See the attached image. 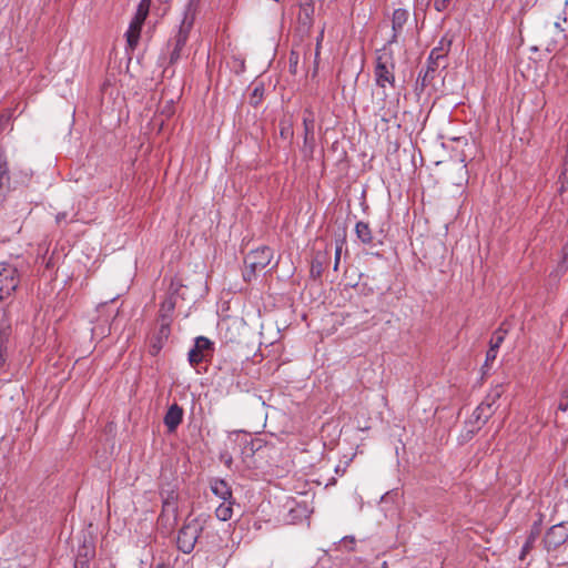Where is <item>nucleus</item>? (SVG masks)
Wrapping results in <instances>:
<instances>
[{
    "instance_id": "nucleus-1",
    "label": "nucleus",
    "mask_w": 568,
    "mask_h": 568,
    "mask_svg": "<svg viewBox=\"0 0 568 568\" xmlns=\"http://www.w3.org/2000/svg\"><path fill=\"white\" fill-rule=\"evenodd\" d=\"M394 59L390 52L383 50L377 54L374 70L375 83L378 88L383 89V94L386 97L385 89L387 87H395V74H394Z\"/></svg>"
},
{
    "instance_id": "nucleus-2",
    "label": "nucleus",
    "mask_w": 568,
    "mask_h": 568,
    "mask_svg": "<svg viewBox=\"0 0 568 568\" xmlns=\"http://www.w3.org/2000/svg\"><path fill=\"white\" fill-rule=\"evenodd\" d=\"M273 258V251L268 246H261L247 253L244 260L243 278L251 282L257 273L270 265Z\"/></svg>"
},
{
    "instance_id": "nucleus-3",
    "label": "nucleus",
    "mask_w": 568,
    "mask_h": 568,
    "mask_svg": "<svg viewBox=\"0 0 568 568\" xmlns=\"http://www.w3.org/2000/svg\"><path fill=\"white\" fill-rule=\"evenodd\" d=\"M20 283L18 270L9 263H0V301L10 297Z\"/></svg>"
},
{
    "instance_id": "nucleus-4",
    "label": "nucleus",
    "mask_w": 568,
    "mask_h": 568,
    "mask_svg": "<svg viewBox=\"0 0 568 568\" xmlns=\"http://www.w3.org/2000/svg\"><path fill=\"white\" fill-rule=\"evenodd\" d=\"M202 531L199 520L187 521L179 531L178 546L184 554H189L194 549L197 538Z\"/></svg>"
},
{
    "instance_id": "nucleus-5",
    "label": "nucleus",
    "mask_w": 568,
    "mask_h": 568,
    "mask_svg": "<svg viewBox=\"0 0 568 568\" xmlns=\"http://www.w3.org/2000/svg\"><path fill=\"white\" fill-rule=\"evenodd\" d=\"M503 387L501 385H497L490 393L487 395L486 399L481 402L477 408L473 413V417L476 423L481 426L484 425L490 416L494 414V404L501 396Z\"/></svg>"
},
{
    "instance_id": "nucleus-6",
    "label": "nucleus",
    "mask_w": 568,
    "mask_h": 568,
    "mask_svg": "<svg viewBox=\"0 0 568 568\" xmlns=\"http://www.w3.org/2000/svg\"><path fill=\"white\" fill-rule=\"evenodd\" d=\"M193 26V17L186 12L184 19L181 22L178 34L174 38V48L170 54V63L178 62L181 58L182 50L189 39V33Z\"/></svg>"
},
{
    "instance_id": "nucleus-7",
    "label": "nucleus",
    "mask_w": 568,
    "mask_h": 568,
    "mask_svg": "<svg viewBox=\"0 0 568 568\" xmlns=\"http://www.w3.org/2000/svg\"><path fill=\"white\" fill-rule=\"evenodd\" d=\"M568 539V521H562L551 526L544 537V544L547 550L556 549Z\"/></svg>"
},
{
    "instance_id": "nucleus-8",
    "label": "nucleus",
    "mask_w": 568,
    "mask_h": 568,
    "mask_svg": "<svg viewBox=\"0 0 568 568\" xmlns=\"http://www.w3.org/2000/svg\"><path fill=\"white\" fill-rule=\"evenodd\" d=\"M211 351L212 342L204 336H200L195 339L194 347L189 352V362L191 365H196L202 362Z\"/></svg>"
},
{
    "instance_id": "nucleus-9",
    "label": "nucleus",
    "mask_w": 568,
    "mask_h": 568,
    "mask_svg": "<svg viewBox=\"0 0 568 568\" xmlns=\"http://www.w3.org/2000/svg\"><path fill=\"white\" fill-rule=\"evenodd\" d=\"M243 328L242 321L224 320L222 323L223 338L226 343H237L241 339Z\"/></svg>"
},
{
    "instance_id": "nucleus-10",
    "label": "nucleus",
    "mask_w": 568,
    "mask_h": 568,
    "mask_svg": "<svg viewBox=\"0 0 568 568\" xmlns=\"http://www.w3.org/2000/svg\"><path fill=\"white\" fill-rule=\"evenodd\" d=\"M183 419V409L178 404H172L165 416H164V425L166 426L170 433L175 432L178 426L182 423Z\"/></svg>"
},
{
    "instance_id": "nucleus-11",
    "label": "nucleus",
    "mask_w": 568,
    "mask_h": 568,
    "mask_svg": "<svg viewBox=\"0 0 568 568\" xmlns=\"http://www.w3.org/2000/svg\"><path fill=\"white\" fill-rule=\"evenodd\" d=\"M211 491L223 501L233 499L232 489L229 484L220 478H214L210 481Z\"/></svg>"
},
{
    "instance_id": "nucleus-12",
    "label": "nucleus",
    "mask_w": 568,
    "mask_h": 568,
    "mask_svg": "<svg viewBox=\"0 0 568 568\" xmlns=\"http://www.w3.org/2000/svg\"><path fill=\"white\" fill-rule=\"evenodd\" d=\"M169 335H170V322L166 321L165 317L163 316V320H161L159 334L156 337H154V339L152 341V344H151V353L153 355H155L160 352V349L163 346L164 341L168 339Z\"/></svg>"
},
{
    "instance_id": "nucleus-13",
    "label": "nucleus",
    "mask_w": 568,
    "mask_h": 568,
    "mask_svg": "<svg viewBox=\"0 0 568 568\" xmlns=\"http://www.w3.org/2000/svg\"><path fill=\"white\" fill-rule=\"evenodd\" d=\"M142 26L143 24H141V23H135V21L133 19L130 22L129 29L125 33L126 42H128L130 50H134L135 47L138 45Z\"/></svg>"
},
{
    "instance_id": "nucleus-14",
    "label": "nucleus",
    "mask_w": 568,
    "mask_h": 568,
    "mask_svg": "<svg viewBox=\"0 0 568 568\" xmlns=\"http://www.w3.org/2000/svg\"><path fill=\"white\" fill-rule=\"evenodd\" d=\"M407 19H408V11L407 10L396 9L393 12V18H392V28H393V31H394L393 39H395L397 33H399L402 31V29H403L404 24L406 23Z\"/></svg>"
},
{
    "instance_id": "nucleus-15",
    "label": "nucleus",
    "mask_w": 568,
    "mask_h": 568,
    "mask_svg": "<svg viewBox=\"0 0 568 568\" xmlns=\"http://www.w3.org/2000/svg\"><path fill=\"white\" fill-rule=\"evenodd\" d=\"M313 9L307 6L303 7L298 14V23H300V30L302 32H308L311 30L312 23H313Z\"/></svg>"
},
{
    "instance_id": "nucleus-16",
    "label": "nucleus",
    "mask_w": 568,
    "mask_h": 568,
    "mask_svg": "<svg viewBox=\"0 0 568 568\" xmlns=\"http://www.w3.org/2000/svg\"><path fill=\"white\" fill-rule=\"evenodd\" d=\"M355 232L358 240L364 244L373 243V234L369 225L363 221L356 223Z\"/></svg>"
},
{
    "instance_id": "nucleus-17",
    "label": "nucleus",
    "mask_w": 568,
    "mask_h": 568,
    "mask_svg": "<svg viewBox=\"0 0 568 568\" xmlns=\"http://www.w3.org/2000/svg\"><path fill=\"white\" fill-rule=\"evenodd\" d=\"M540 534V528H539V524H535L531 531H530V535L528 536L525 545L523 546V549L520 551V556H519V559L520 560H524L526 555L530 551V549L532 548L534 546V542L536 541L537 537L539 536Z\"/></svg>"
},
{
    "instance_id": "nucleus-18",
    "label": "nucleus",
    "mask_w": 568,
    "mask_h": 568,
    "mask_svg": "<svg viewBox=\"0 0 568 568\" xmlns=\"http://www.w3.org/2000/svg\"><path fill=\"white\" fill-rule=\"evenodd\" d=\"M215 516L219 520L226 521L233 516V500L223 501L216 509Z\"/></svg>"
},
{
    "instance_id": "nucleus-19",
    "label": "nucleus",
    "mask_w": 568,
    "mask_h": 568,
    "mask_svg": "<svg viewBox=\"0 0 568 568\" xmlns=\"http://www.w3.org/2000/svg\"><path fill=\"white\" fill-rule=\"evenodd\" d=\"M149 8H150V0H141V2L138 6L136 12L133 17V20L135 21V23H141V24L144 23L146 17H148V13H149Z\"/></svg>"
},
{
    "instance_id": "nucleus-20",
    "label": "nucleus",
    "mask_w": 568,
    "mask_h": 568,
    "mask_svg": "<svg viewBox=\"0 0 568 568\" xmlns=\"http://www.w3.org/2000/svg\"><path fill=\"white\" fill-rule=\"evenodd\" d=\"M263 445L264 442L261 438H253L244 445L243 454L247 456H253L263 447Z\"/></svg>"
},
{
    "instance_id": "nucleus-21",
    "label": "nucleus",
    "mask_w": 568,
    "mask_h": 568,
    "mask_svg": "<svg viewBox=\"0 0 568 568\" xmlns=\"http://www.w3.org/2000/svg\"><path fill=\"white\" fill-rule=\"evenodd\" d=\"M444 58V53H443V50L439 49V48H434L432 51H430V54L428 57V70L427 72L429 71H435L436 68L438 67V60ZM428 73H426L427 75Z\"/></svg>"
},
{
    "instance_id": "nucleus-22",
    "label": "nucleus",
    "mask_w": 568,
    "mask_h": 568,
    "mask_svg": "<svg viewBox=\"0 0 568 568\" xmlns=\"http://www.w3.org/2000/svg\"><path fill=\"white\" fill-rule=\"evenodd\" d=\"M303 125H304V135H307L308 138L311 135H314V116H313V113L308 110H306L304 113Z\"/></svg>"
},
{
    "instance_id": "nucleus-23",
    "label": "nucleus",
    "mask_w": 568,
    "mask_h": 568,
    "mask_svg": "<svg viewBox=\"0 0 568 568\" xmlns=\"http://www.w3.org/2000/svg\"><path fill=\"white\" fill-rule=\"evenodd\" d=\"M263 94H264V85L262 83L256 84L253 88L252 93L250 95V103L253 106H257L263 99Z\"/></svg>"
},
{
    "instance_id": "nucleus-24",
    "label": "nucleus",
    "mask_w": 568,
    "mask_h": 568,
    "mask_svg": "<svg viewBox=\"0 0 568 568\" xmlns=\"http://www.w3.org/2000/svg\"><path fill=\"white\" fill-rule=\"evenodd\" d=\"M314 149H315L314 135H311L310 138L307 135H304V144L302 148V153L304 154V156H306L308 159L313 158Z\"/></svg>"
},
{
    "instance_id": "nucleus-25",
    "label": "nucleus",
    "mask_w": 568,
    "mask_h": 568,
    "mask_svg": "<svg viewBox=\"0 0 568 568\" xmlns=\"http://www.w3.org/2000/svg\"><path fill=\"white\" fill-rule=\"evenodd\" d=\"M507 331L504 329L503 327H499L493 335L491 339H490V347L498 351L499 346L501 345V343L504 342L505 339V335H506Z\"/></svg>"
},
{
    "instance_id": "nucleus-26",
    "label": "nucleus",
    "mask_w": 568,
    "mask_h": 568,
    "mask_svg": "<svg viewBox=\"0 0 568 568\" xmlns=\"http://www.w3.org/2000/svg\"><path fill=\"white\" fill-rule=\"evenodd\" d=\"M174 308V302L172 301V298H168L165 300L162 305H161V317L163 318V316L165 317L166 321L170 322V318H169V313H171Z\"/></svg>"
},
{
    "instance_id": "nucleus-27",
    "label": "nucleus",
    "mask_w": 568,
    "mask_h": 568,
    "mask_svg": "<svg viewBox=\"0 0 568 568\" xmlns=\"http://www.w3.org/2000/svg\"><path fill=\"white\" fill-rule=\"evenodd\" d=\"M344 244H345L344 240L336 241L335 258H334V270L335 271L338 270V265H339V261H341V254H342V250H343Z\"/></svg>"
},
{
    "instance_id": "nucleus-28",
    "label": "nucleus",
    "mask_w": 568,
    "mask_h": 568,
    "mask_svg": "<svg viewBox=\"0 0 568 568\" xmlns=\"http://www.w3.org/2000/svg\"><path fill=\"white\" fill-rule=\"evenodd\" d=\"M457 169L459 172V176H458V179L454 180V183L457 185H462L467 180L466 165L463 163H459Z\"/></svg>"
},
{
    "instance_id": "nucleus-29",
    "label": "nucleus",
    "mask_w": 568,
    "mask_h": 568,
    "mask_svg": "<svg viewBox=\"0 0 568 568\" xmlns=\"http://www.w3.org/2000/svg\"><path fill=\"white\" fill-rule=\"evenodd\" d=\"M497 352L496 349L489 347V349L487 351V354H486V361H485V367H488L490 363H493L497 356Z\"/></svg>"
},
{
    "instance_id": "nucleus-30",
    "label": "nucleus",
    "mask_w": 568,
    "mask_h": 568,
    "mask_svg": "<svg viewBox=\"0 0 568 568\" xmlns=\"http://www.w3.org/2000/svg\"><path fill=\"white\" fill-rule=\"evenodd\" d=\"M452 0H435L434 1V8L437 10V11H444L448 8L449 3H450Z\"/></svg>"
},
{
    "instance_id": "nucleus-31",
    "label": "nucleus",
    "mask_w": 568,
    "mask_h": 568,
    "mask_svg": "<svg viewBox=\"0 0 568 568\" xmlns=\"http://www.w3.org/2000/svg\"><path fill=\"white\" fill-rule=\"evenodd\" d=\"M79 552L82 555V560H87V562L89 561V558L94 556V550L85 546L82 550H79Z\"/></svg>"
},
{
    "instance_id": "nucleus-32",
    "label": "nucleus",
    "mask_w": 568,
    "mask_h": 568,
    "mask_svg": "<svg viewBox=\"0 0 568 568\" xmlns=\"http://www.w3.org/2000/svg\"><path fill=\"white\" fill-rule=\"evenodd\" d=\"M87 567H88L87 560H82V555H81V552H79L75 564H74V568H87Z\"/></svg>"
},
{
    "instance_id": "nucleus-33",
    "label": "nucleus",
    "mask_w": 568,
    "mask_h": 568,
    "mask_svg": "<svg viewBox=\"0 0 568 568\" xmlns=\"http://www.w3.org/2000/svg\"><path fill=\"white\" fill-rule=\"evenodd\" d=\"M554 26H555L557 29H559L560 31H562V29L560 28V22L556 21V22L554 23Z\"/></svg>"
}]
</instances>
